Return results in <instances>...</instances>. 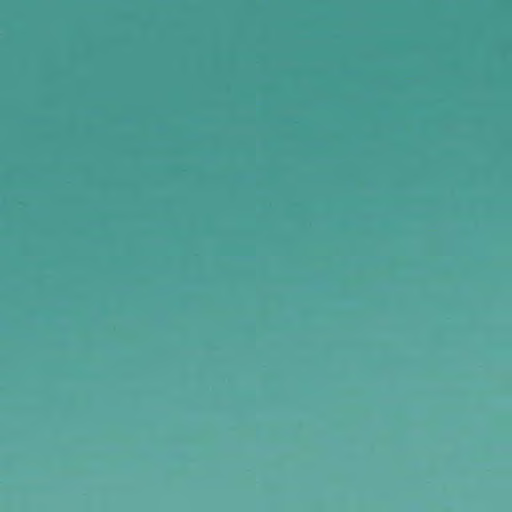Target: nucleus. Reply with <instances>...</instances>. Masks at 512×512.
Listing matches in <instances>:
<instances>
[{"label": "nucleus", "instance_id": "obj_1", "mask_svg": "<svg viewBox=\"0 0 512 512\" xmlns=\"http://www.w3.org/2000/svg\"><path fill=\"white\" fill-rule=\"evenodd\" d=\"M29 2L26 0V70H27V103H26V184H29V146H30V111H29Z\"/></svg>", "mask_w": 512, "mask_h": 512}, {"label": "nucleus", "instance_id": "obj_2", "mask_svg": "<svg viewBox=\"0 0 512 512\" xmlns=\"http://www.w3.org/2000/svg\"><path fill=\"white\" fill-rule=\"evenodd\" d=\"M26 223H27V227H28L29 226V216L28 215H27Z\"/></svg>", "mask_w": 512, "mask_h": 512}]
</instances>
